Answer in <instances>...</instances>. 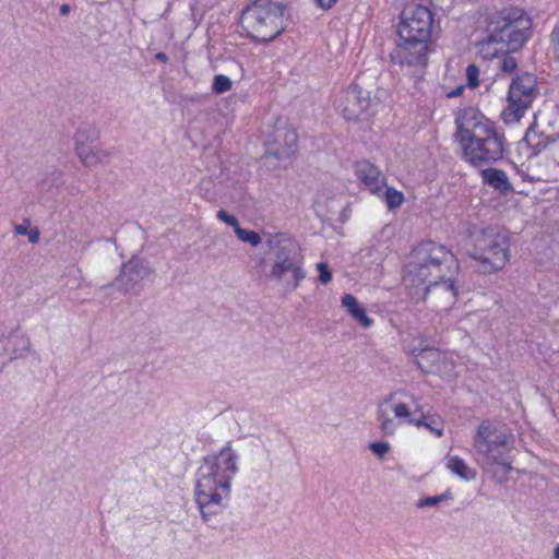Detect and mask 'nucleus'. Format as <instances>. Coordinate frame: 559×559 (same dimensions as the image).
<instances>
[{"label":"nucleus","mask_w":559,"mask_h":559,"mask_svg":"<svg viewBox=\"0 0 559 559\" xmlns=\"http://www.w3.org/2000/svg\"><path fill=\"white\" fill-rule=\"evenodd\" d=\"M14 233L21 236H27L28 241L33 245L39 241V229L37 227H31V221L25 218L22 224L14 226Z\"/></svg>","instance_id":"aec40b11"},{"label":"nucleus","mask_w":559,"mask_h":559,"mask_svg":"<svg viewBox=\"0 0 559 559\" xmlns=\"http://www.w3.org/2000/svg\"><path fill=\"white\" fill-rule=\"evenodd\" d=\"M516 60L511 56H506L501 61V70L506 73H511L516 69Z\"/></svg>","instance_id":"7c9ffc66"},{"label":"nucleus","mask_w":559,"mask_h":559,"mask_svg":"<svg viewBox=\"0 0 559 559\" xmlns=\"http://www.w3.org/2000/svg\"><path fill=\"white\" fill-rule=\"evenodd\" d=\"M513 436L501 429L496 423L483 421L473 440L477 460L485 465H499L508 473L511 471L509 452L513 447Z\"/></svg>","instance_id":"423d86ee"},{"label":"nucleus","mask_w":559,"mask_h":559,"mask_svg":"<svg viewBox=\"0 0 559 559\" xmlns=\"http://www.w3.org/2000/svg\"><path fill=\"white\" fill-rule=\"evenodd\" d=\"M455 124L457 141L468 163L483 167L502 157L503 136L476 108L460 109Z\"/></svg>","instance_id":"7ed1b4c3"},{"label":"nucleus","mask_w":559,"mask_h":559,"mask_svg":"<svg viewBox=\"0 0 559 559\" xmlns=\"http://www.w3.org/2000/svg\"><path fill=\"white\" fill-rule=\"evenodd\" d=\"M443 359V353L435 348H424L416 356V364L425 372H431V366Z\"/></svg>","instance_id":"a211bd4d"},{"label":"nucleus","mask_w":559,"mask_h":559,"mask_svg":"<svg viewBox=\"0 0 559 559\" xmlns=\"http://www.w3.org/2000/svg\"><path fill=\"white\" fill-rule=\"evenodd\" d=\"M355 173L356 175H372L373 173L380 175L381 171L370 162L360 160L355 164Z\"/></svg>","instance_id":"b1692460"},{"label":"nucleus","mask_w":559,"mask_h":559,"mask_svg":"<svg viewBox=\"0 0 559 559\" xmlns=\"http://www.w3.org/2000/svg\"><path fill=\"white\" fill-rule=\"evenodd\" d=\"M140 266L141 264L139 262L130 260L129 262L123 263L121 269V275L124 274L126 272H132L135 273L136 275H140Z\"/></svg>","instance_id":"2f4dec72"},{"label":"nucleus","mask_w":559,"mask_h":559,"mask_svg":"<svg viewBox=\"0 0 559 559\" xmlns=\"http://www.w3.org/2000/svg\"><path fill=\"white\" fill-rule=\"evenodd\" d=\"M217 218L222 222H224L226 225L234 227V230L236 231L237 227H239L238 219L234 216L228 214L224 210H219L216 214Z\"/></svg>","instance_id":"c756f323"},{"label":"nucleus","mask_w":559,"mask_h":559,"mask_svg":"<svg viewBox=\"0 0 559 559\" xmlns=\"http://www.w3.org/2000/svg\"><path fill=\"white\" fill-rule=\"evenodd\" d=\"M479 69L475 64H469L466 68V80L469 87L474 88L478 86L479 81Z\"/></svg>","instance_id":"cd10ccee"},{"label":"nucleus","mask_w":559,"mask_h":559,"mask_svg":"<svg viewBox=\"0 0 559 559\" xmlns=\"http://www.w3.org/2000/svg\"><path fill=\"white\" fill-rule=\"evenodd\" d=\"M369 449L376 456L383 459L390 452L391 447L388 442H371Z\"/></svg>","instance_id":"a878e982"},{"label":"nucleus","mask_w":559,"mask_h":559,"mask_svg":"<svg viewBox=\"0 0 559 559\" xmlns=\"http://www.w3.org/2000/svg\"><path fill=\"white\" fill-rule=\"evenodd\" d=\"M552 559H559V544L556 546L554 550Z\"/></svg>","instance_id":"4c0bfd02"},{"label":"nucleus","mask_w":559,"mask_h":559,"mask_svg":"<svg viewBox=\"0 0 559 559\" xmlns=\"http://www.w3.org/2000/svg\"><path fill=\"white\" fill-rule=\"evenodd\" d=\"M448 499H450V493H448V492L439 495V496L427 497V498L420 499L417 502V507L418 508L433 507V506L438 504L439 502H442Z\"/></svg>","instance_id":"393cba45"},{"label":"nucleus","mask_w":559,"mask_h":559,"mask_svg":"<svg viewBox=\"0 0 559 559\" xmlns=\"http://www.w3.org/2000/svg\"><path fill=\"white\" fill-rule=\"evenodd\" d=\"M445 466L454 475L464 480H473L476 478V471L467 465V463L457 455H447Z\"/></svg>","instance_id":"f3484780"},{"label":"nucleus","mask_w":559,"mask_h":559,"mask_svg":"<svg viewBox=\"0 0 559 559\" xmlns=\"http://www.w3.org/2000/svg\"><path fill=\"white\" fill-rule=\"evenodd\" d=\"M369 92L358 85H352L342 91L336 100V107L347 120H355L369 108Z\"/></svg>","instance_id":"ddd939ff"},{"label":"nucleus","mask_w":559,"mask_h":559,"mask_svg":"<svg viewBox=\"0 0 559 559\" xmlns=\"http://www.w3.org/2000/svg\"><path fill=\"white\" fill-rule=\"evenodd\" d=\"M463 90H464V86H462V85L457 86L456 88L450 91L447 96L449 98L456 97V96H459L462 93Z\"/></svg>","instance_id":"f704fd0d"},{"label":"nucleus","mask_w":559,"mask_h":559,"mask_svg":"<svg viewBox=\"0 0 559 559\" xmlns=\"http://www.w3.org/2000/svg\"><path fill=\"white\" fill-rule=\"evenodd\" d=\"M318 5L323 10L331 9L337 0H316Z\"/></svg>","instance_id":"473e14b6"},{"label":"nucleus","mask_w":559,"mask_h":559,"mask_svg":"<svg viewBox=\"0 0 559 559\" xmlns=\"http://www.w3.org/2000/svg\"><path fill=\"white\" fill-rule=\"evenodd\" d=\"M342 306L362 328H369L372 325L373 321L367 316L365 308L358 302L354 295H344L342 297Z\"/></svg>","instance_id":"dca6fc26"},{"label":"nucleus","mask_w":559,"mask_h":559,"mask_svg":"<svg viewBox=\"0 0 559 559\" xmlns=\"http://www.w3.org/2000/svg\"><path fill=\"white\" fill-rule=\"evenodd\" d=\"M536 78L524 73L516 76L509 87L508 106L502 111L506 123L518 122L536 97Z\"/></svg>","instance_id":"9b49d317"},{"label":"nucleus","mask_w":559,"mask_h":559,"mask_svg":"<svg viewBox=\"0 0 559 559\" xmlns=\"http://www.w3.org/2000/svg\"><path fill=\"white\" fill-rule=\"evenodd\" d=\"M24 344H25V348H28V347H29V340H28V338H26V340L24 341Z\"/></svg>","instance_id":"58836bf2"},{"label":"nucleus","mask_w":559,"mask_h":559,"mask_svg":"<svg viewBox=\"0 0 559 559\" xmlns=\"http://www.w3.org/2000/svg\"><path fill=\"white\" fill-rule=\"evenodd\" d=\"M524 142L533 146L535 148L544 147L546 144L539 139L537 132L534 129H528L525 136Z\"/></svg>","instance_id":"bb28decb"},{"label":"nucleus","mask_w":559,"mask_h":559,"mask_svg":"<svg viewBox=\"0 0 559 559\" xmlns=\"http://www.w3.org/2000/svg\"><path fill=\"white\" fill-rule=\"evenodd\" d=\"M69 11H70V8H69V5H68V4H62V5H61V8H60V13H61L62 15H67V14L69 13Z\"/></svg>","instance_id":"e433bc0d"},{"label":"nucleus","mask_w":559,"mask_h":559,"mask_svg":"<svg viewBox=\"0 0 559 559\" xmlns=\"http://www.w3.org/2000/svg\"><path fill=\"white\" fill-rule=\"evenodd\" d=\"M471 258L479 263L484 273L502 270L510 260V237L498 227L483 228L475 236Z\"/></svg>","instance_id":"6e6552de"},{"label":"nucleus","mask_w":559,"mask_h":559,"mask_svg":"<svg viewBox=\"0 0 559 559\" xmlns=\"http://www.w3.org/2000/svg\"><path fill=\"white\" fill-rule=\"evenodd\" d=\"M284 5L272 0H255L241 15V26L257 40H271L284 28Z\"/></svg>","instance_id":"0eeeda50"},{"label":"nucleus","mask_w":559,"mask_h":559,"mask_svg":"<svg viewBox=\"0 0 559 559\" xmlns=\"http://www.w3.org/2000/svg\"><path fill=\"white\" fill-rule=\"evenodd\" d=\"M235 234L241 241L248 242L253 247L259 246L262 241L261 236L258 233L241 228L240 226L237 227Z\"/></svg>","instance_id":"4be33fe9"},{"label":"nucleus","mask_w":559,"mask_h":559,"mask_svg":"<svg viewBox=\"0 0 559 559\" xmlns=\"http://www.w3.org/2000/svg\"><path fill=\"white\" fill-rule=\"evenodd\" d=\"M156 59H157V60H159V61H162V62H166V61L168 60V57H167V56H166V53H164V52H158V53L156 55Z\"/></svg>","instance_id":"c9c22d12"},{"label":"nucleus","mask_w":559,"mask_h":559,"mask_svg":"<svg viewBox=\"0 0 559 559\" xmlns=\"http://www.w3.org/2000/svg\"><path fill=\"white\" fill-rule=\"evenodd\" d=\"M420 399L413 392L400 389L391 392L377 408L379 429L385 437H393L403 424L425 428L437 438L444 435V420L437 413L424 412Z\"/></svg>","instance_id":"20e7f679"},{"label":"nucleus","mask_w":559,"mask_h":559,"mask_svg":"<svg viewBox=\"0 0 559 559\" xmlns=\"http://www.w3.org/2000/svg\"><path fill=\"white\" fill-rule=\"evenodd\" d=\"M99 130L90 123H82L75 131L74 151L79 159L87 167L105 163L109 152L98 145Z\"/></svg>","instance_id":"f8f14e48"},{"label":"nucleus","mask_w":559,"mask_h":559,"mask_svg":"<svg viewBox=\"0 0 559 559\" xmlns=\"http://www.w3.org/2000/svg\"><path fill=\"white\" fill-rule=\"evenodd\" d=\"M513 33L514 27L508 22L499 28L495 27L490 35L478 43V53L484 59H492L500 53L507 52L509 49L507 40Z\"/></svg>","instance_id":"4468645a"},{"label":"nucleus","mask_w":559,"mask_h":559,"mask_svg":"<svg viewBox=\"0 0 559 559\" xmlns=\"http://www.w3.org/2000/svg\"><path fill=\"white\" fill-rule=\"evenodd\" d=\"M485 185L499 190L501 193H507L511 190V186L508 182V177H483Z\"/></svg>","instance_id":"5701e85b"},{"label":"nucleus","mask_w":559,"mask_h":559,"mask_svg":"<svg viewBox=\"0 0 559 559\" xmlns=\"http://www.w3.org/2000/svg\"><path fill=\"white\" fill-rule=\"evenodd\" d=\"M317 270L319 272V281L321 284L326 285L332 281V273L326 262H319L317 264Z\"/></svg>","instance_id":"c85d7f7f"},{"label":"nucleus","mask_w":559,"mask_h":559,"mask_svg":"<svg viewBox=\"0 0 559 559\" xmlns=\"http://www.w3.org/2000/svg\"><path fill=\"white\" fill-rule=\"evenodd\" d=\"M362 182L372 193L376 194H379V192L383 189L385 203L389 209L399 207L404 202V194L401 191L392 187H388L384 183L381 188L379 186V177H362Z\"/></svg>","instance_id":"2eb2a0df"},{"label":"nucleus","mask_w":559,"mask_h":559,"mask_svg":"<svg viewBox=\"0 0 559 559\" xmlns=\"http://www.w3.org/2000/svg\"><path fill=\"white\" fill-rule=\"evenodd\" d=\"M237 460L230 443L202 459L197 472L195 501L204 521L219 513L229 498L231 480L238 472Z\"/></svg>","instance_id":"f03ea898"},{"label":"nucleus","mask_w":559,"mask_h":559,"mask_svg":"<svg viewBox=\"0 0 559 559\" xmlns=\"http://www.w3.org/2000/svg\"><path fill=\"white\" fill-rule=\"evenodd\" d=\"M432 22V13L427 7L420 4L406 7L397 27L399 44L391 53V59L401 66H423L426 61Z\"/></svg>","instance_id":"39448f33"},{"label":"nucleus","mask_w":559,"mask_h":559,"mask_svg":"<svg viewBox=\"0 0 559 559\" xmlns=\"http://www.w3.org/2000/svg\"><path fill=\"white\" fill-rule=\"evenodd\" d=\"M233 87L231 80L224 74H217L213 79L212 91L215 94H224Z\"/></svg>","instance_id":"412c9836"},{"label":"nucleus","mask_w":559,"mask_h":559,"mask_svg":"<svg viewBox=\"0 0 559 559\" xmlns=\"http://www.w3.org/2000/svg\"><path fill=\"white\" fill-rule=\"evenodd\" d=\"M306 276L304 258L300 255L296 243L292 241L280 243L274 260L266 272V277L277 285H283L286 292H294Z\"/></svg>","instance_id":"1a4fd4ad"},{"label":"nucleus","mask_w":559,"mask_h":559,"mask_svg":"<svg viewBox=\"0 0 559 559\" xmlns=\"http://www.w3.org/2000/svg\"><path fill=\"white\" fill-rule=\"evenodd\" d=\"M430 371L438 373L442 378L451 379L454 377V362L447 354H443V359L431 366Z\"/></svg>","instance_id":"6ab92c4d"},{"label":"nucleus","mask_w":559,"mask_h":559,"mask_svg":"<svg viewBox=\"0 0 559 559\" xmlns=\"http://www.w3.org/2000/svg\"><path fill=\"white\" fill-rule=\"evenodd\" d=\"M481 175H504L503 170L493 169V168H487L481 171Z\"/></svg>","instance_id":"72a5a7b5"},{"label":"nucleus","mask_w":559,"mask_h":559,"mask_svg":"<svg viewBox=\"0 0 559 559\" xmlns=\"http://www.w3.org/2000/svg\"><path fill=\"white\" fill-rule=\"evenodd\" d=\"M456 270L455 255L444 245L427 240L411 252L403 282L416 302L425 300L433 292L452 302L456 297L452 281Z\"/></svg>","instance_id":"f257e3e1"},{"label":"nucleus","mask_w":559,"mask_h":559,"mask_svg":"<svg viewBox=\"0 0 559 559\" xmlns=\"http://www.w3.org/2000/svg\"><path fill=\"white\" fill-rule=\"evenodd\" d=\"M298 135L295 130L281 126L276 127L266 142V153L263 163L270 171L287 170L297 151Z\"/></svg>","instance_id":"9d476101"}]
</instances>
